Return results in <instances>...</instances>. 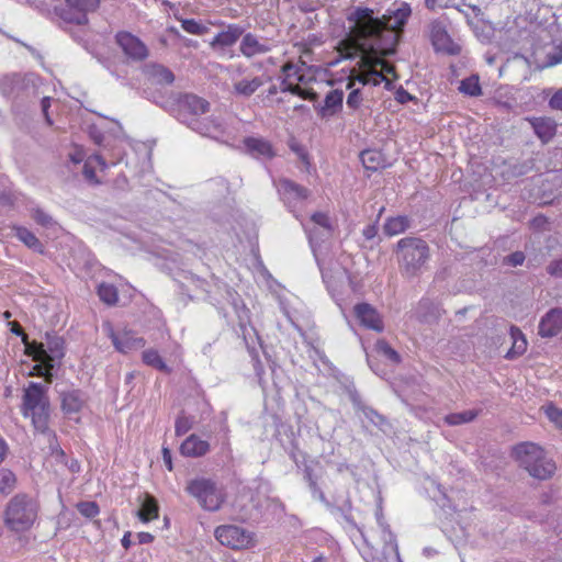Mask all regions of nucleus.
Instances as JSON below:
<instances>
[{"mask_svg": "<svg viewBox=\"0 0 562 562\" xmlns=\"http://www.w3.org/2000/svg\"><path fill=\"white\" fill-rule=\"evenodd\" d=\"M373 13L370 8L356 7L347 16L349 22L355 23L352 31L357 37V53L346 58L353 59L359 54L358 66L366 72L381 67L386 56L395 54L412 8L407 2H402L400 8L387 10L381 18Z\"/></svg>", "mask_w": 562, "mask_h": 562, "instance_id": "obj_1", "label": "nucleus"}, {"mask_svg": "<svg viewBox=\"0 0 562 562\" xmlns=\"http://www.w3.org/2000/svg\"><path fill=\"white\" fill-rule=\"evenodd\" d=\"M142 97L159 105L182 124L190 127L194 121L210 110V102L191 92H167L147 87Z\"/></svg>", "mask_w": 562, "mask_h": 562, "instance_id": "obj_2", "label": "nucleus"}, {"mask_svg": "<svg viewBox=\"0 0 562 562\" xmlns=\"http://www.w3.org/2000/svg\"><path fill=\"white\" fill-rule=\"evenodd\" d=\"M398 271L406 280L419 278L427 269L430 260V247L420 237L401 238L395 247Z\"/></svg>", "mask_w": 562, "mask_h": 562, "instance_id": "obj_3", "label": "nucleus"}, {"mask_svg": "<svg viewBox=\"0 0 562 562\" xmlns=\"http://www.w3.org/2000/svg\"><path fill=\"white\" fill-rule=\"evenodd\" d=\"M512 457L530 476L539 481L550 480L555 471V462L548 458L543 448L533 442H520L513 448Z\"/></svg>", "mask_w": 562, "mask_h": 562, "instance_id": "obj_4", "label": "nucleus"}, {"mask_svg": "<svg viewBox=\"0 0 562 562\" xmlns=\"http://www.w3.org/2000/svg\"><path fill=\"white\" fill-rule=\"evenodd\" d=\"M37 514L38 503L26 493H18L5 505L3 522L13 532H24L32 528Z\"/></svg>", "mask_w": 562, "mask_h": 562, "instance_id": "obj_5", "label": "nucleus"}, {"mask_svg": "<svg viewBox=\"0 0 562 562\" xmlns=\"http://www.w3.org/2000/svg\"><path fill=\"white\" fill-rule=\"evenodd\" d=\"M21 411L24 417H31L36 430L45 432L49 420L47 389L41 383L30 382L23 392Z\"/></svg>", "mask_w": 562, "mask_h": 562, "instance_id": "obj_6", "label": "nucleus"}, {"mask_svg": "<svg viewBox=\"0 0 562 562\" xmlns=\"http://www.w3.org/2000/svg\"><path fill=\"white\" fill-rule=\"evenodd\" d=\"M0 93L16 103H24L37 93V77L34 74H11L0 78Z\"/></svg>", "mask_w": 562, "mask_h": 562, "instance_id": "obj_7", "label": "nucleus"}, {"mask_svg": "<svg viewBox=\"0 0 562 562\" xmlns=\"http://www.w3.org/2000/svg\"><path fill=\"white\" fill-rule=\"evenodd\" d=\"M186 492L209 512H217L225 501L223 490L212 479L196 477L187 483Z\"/></svg>", "mask_w": 562, "mask_h": 562, "instance_id": "obj_8", "label": "nucleus"}, {"mask_svg": "<svg viewBox=\"0 0 562 562\" xmlns=\"http://www.w3.org/2000/svg\"><path fill=\"white\" fill-rule=\"evenodd\" d=\"M451 21L447 14L432 19L426 26L427 36L436 53L457 56L461 53V46L452 40L448 32Z\"/></svg>", "mask_w": 562, "mask_h": 562, "instance_id": "obj_9", "label": "nucleus"}, {"mask_svg": "<svg viewBox=\"0 0 562 562\" xmlns=\"http://www.w3.org/2000/svg\"><path fill=\"white\" fill-rule=\"evenodd\" d=\"M45 360L44 363H36L35 368L42 369L41 374L48 383L53 382L54 371L60 367L65 356V340L55 333L45 334Z\"/></svg>", "mask_w": 562, "mask_h": 562, "instance_id": "obj_10", "label": "nucleus"}, {"mask_svg": "<svg viewBox=\"0 0 562 562\" xmlns=\"http://www.w3.org/2000/svg\"><path fill=\"white\" fill-rule=\"evenodd\" d=\"M101 0H65V7L56 8V14L66 23L86 25L88 14L98 10Z\"/></svg>", "mask_w": 562, "mask_h": 562, "instance_id": "obj_11", "label": "nucleus"}, {"mask_svg": "<svg viewBox=\"0 0 562 562\" xmlns=\"http://www.w3.org/2000/svg\"><path fill=\"white\" fill-rule=\"evenodd\" d=\"M226 300L233 306V310L238 319V328L235 333L240 337L248 349H250L248 337L251 333L256 334L255 328L251 326L250 311L240 299L239 294L228 285H225Z\"/></svg>", "mask_w": 562, "mask_h": 562, "instance_id": "obj_12", "label": "nucleus"}, {"mask_svg": "<svg viewBox=\"0 0 562 562\" xmlns=\"http://www.w3.org/2000/svg\"><path fill=\"white\" fill-rule=\"evenodd\" d=\"M215 538L223 546L234 550L254 546V533L236 525H223L215 529Z\"/></svg>", "mask_w": 562, "mask_h": 562, "instance_id": "obj_13", "label": "nucleus"}, {"mask_svg": "<svg viewBox=\"0 0 562 562\" xmlns=\"http://www.w3.org/2000/svg\"><path fill=\"white\" fill-rule=\"evenodd\" d=\"M277 189L284 205L299 218L296 209L310 198L311 190L288 178H281Z\"/></svg>", "mask_w": 562, "mask_h": 562, "instance_id": "obj_14", "label": "nucleus"}, {"mask_svg": "<svg viewBox=\"0 0 562 562\" xmlns=\"http://www.w3.org/2000/svg\"><path fill=\"white\" fill-rule=\"evenodd\" d=\"M115 43L123 50L124 55L133 61H143L148 56L147 46L130 32H117Z\"/></svg>", "mask_w": 562, "mask_h": 562, "instance_id": "obj_15", "label": "nucleus"}, {"mask_svg": "<svg viewBox=\"0 0 562 562\" xmlns=\"http://www.w3.org/2000/svg\"><path fill=\"white\" fill-rule=\"evenodd\" d=\"M353 314L360 325L367 329L381 333L384 329L383 319L378 310L367 302L358 303L353 307Z\"/></svg>", "mask_w": 562, "mask_h": 562, "instance_id": "obj_16", "label": "nucleus"}, {"mask_svg": "<svg viewBox=\"0 0 562 562\" xmlns=\"http://www.w3.org/2000/svg\"><path fill=\"white\" fill-rule=\"evenodd\" d=\"M562 331V308L552 307L541 318L538 335L542 338L557 337Z\"/></svg>", "mask_w": 562, "mask_h": 562, "instance_id": "obj_17", "label": "nucleus"}, {"mask_svg": "<svg viewBox=\"0 0 562 562\" xmlns=\"http://www.w3.org/2000/svg\"><path fill=\"white\" fill-rule=\"evenodd\" d=\"M349 400L356 409L363 413L367 419L370 420L374 426L382 428L384 424H386V419L383 415L378 413L374 408L367 406L357 391L355 385H349L346 387Z\"/></svg>", "mask_w": 562, "mask_h": 562, "instance_id": "obj_18", "label": "nucleus"}, {"mask_svg": "<svg viewBox=\"0 0 562 562\" xmlns=\"http://www.w3.org/2000/svg\"><path fill=\"white\" fill-rule=\"evenodd\" d=\"M243 143L246 153L256 159L270 160L277 155L272 144L265 138L249 136L244 138Z\"/></svg>", "mask_w": 562, "mask_h": 562, "instance_id": "obj_19", "label": "nucleus"}, {"mask_svg": "<svg viewBox=\"0 0 562 562\" xmlns=\"http://www.w3.org/2000/svg\"><path fill=\"white\" fill-rule=\"evenodd\" d=\"M143 72L153 85L170 86L176 79L173 72L168 67L158 63L146 64L143 67Z\"/></svg>", "mask_w": 562, "mask_h": 562, "instance_id": "obj_20", "label": "nucleus"}, {"mask_svg": "<svg viewBox=\"0 0 562 562\" xmlns=\"http://www.w3.org/2000/svg\"><path fill=\"white\" fill-rule=\"evenodd\" d=\"M61 411L66 415L79 413L87 402L86 394L79 389L61 391L59 393Z\"/></svg>", "mask_w": 562, "mask_h": 562, "instance_id": "obj_21", "label": "nucleus"}, {"mask_svg": "<svg viewBox=\"0 0 562 562\" xmlns=\"http://www.w3.org/2000/svg\"><path fill=\"white\" fill-rule=\"evenodd\" d=\"M245 33V29L238 24H228L226 30L217 33L210 43L213 49H224L233 46Z\"/></svg>", "mask_w": 562, "mask_h": 562, "instance_id": "obj_22", "label": "nucleus"}, {"mask_svg": "<svg viewBox=\"0 0 562 562\" xmlns=\"http://www.w3.org/2000/svg\"><path fill=\"white\" fill-rule=\"evenodd\" d=\"M344 91L340 89L330 90L324 100L323 105H314L321 117H329L342 109Z\"/></svg>", "mask_w": 562, "mask_h": 562, "instance_id": "obj_23", "label": "nucleus"}, {"mask_svg": "<svg viewBox=\"0 0 562 562\" xmlns=\"http://www.w3.org/2000/svg\"><path fill=\"white\" fill-rule=\"evenodd\" d=\"M110 337L115 349L122 353H127L145 346L144 338L135 337L130 331L116 334L112 330Z\"/></svg>", "mask_w": 562, "mask_h": 562, "instance_id": "obj_24", "label": "nucleus"}, {"mask_svg": "<svg viewBox=\"0 0 562 562\" xmlns=\"http://www.w3.org/2000/svg\"><path fill=\"white\" fill-rule=\"evenodd\" d=\"M241 36L243 38L239 45V50L247 58H251L259 54H266L271 50L269 44L260 42L252 33H246Z\"/></svg>", "mask_w": 562, "mask_h": 562, "instance_id": "obj_25", "label": "nucleus"}, {"mask_svg": "<svg viewBox=\"0 0 562 562\" xmlns=\"http://www.w3.org/2000/svg\"><path fill=\"white\" fill-rule=\"evenodd\" d=\"M210 451V443L195 434L190 435L180 446V453L189 458H200Z\"/></svg>", "mask_w": 562, "mask_h": 562, "instance_id": "obj_26", "label": "nucleus"}, {"mask_svg": "<svg viewBox=\"0 0 562 562\" xmlns=\"http://www.w3.org/2000/svg\"><path fill=\"white\" fill-rule=\"evenodd\" d=\"M194 132H198L201 135L209 136L212 138H217L225 133V127L223 123L215 119H198L194 123L189 127Z\"/></svg>", "mask_w": 562, "mask_h": 562, "instance_id": "obj_27", "label": "nucleus"}, {"mask_svg": "<svg viewBox=\"0 0 562 562\" xmlns=\"http://www.w3.org/2000/svg\"><path fill=\"white\" fill-rule=\"evenodd\" d=\"M535 134L543 144L549 143L557 133V123L550 117L528 119Z\"/></svg>", "mask_w": 562, "mask_h": 562, "instance_id": "obj_28", "label": "nucleus"}, {"mask_svg": "<svg viewBox=\"0 0 562 562\" xmlns=\"http://www.w3.org/2000/svg\"><path fill=\"white\" fill-rule=\"evenodd\" d=\"M416 318L420 323H434L440 317L439 306L430 299H422L415 310Z\"/></svg>", "mask_w": 562, "mask_h": 562, "instance_id": "obj_29", "label": "nucleus"}, {"mask_svg": "<svg viewBox=\"0 0 562 562\" xmlns=\"http://www.w3.org/2000/svg\"><path fill=\"white\" fill-rule=\"evenodd\" d=\"M359 157L363 167L370 171L384 169L389 165L385 155L379 149H364Z\"/></svg>", "mask_w": 562, "mask_h": 562, "instance_id": "obj_30", "label": "nucleus"}, {"mask_svg": "<svg viewBox=\"0 0 562 562\" xmlns=\"http://www.w3.org/2000/svg\"><path fill=\"white\" fill-rule=\"evenodd\" d=\"M159 505L157 499L149 493H145L140 504V508L137 512V516L140 521L149 522L153 519L158 518Z\"/></svg>", "mask_w": 562, "mask_h": 562, "instance_id": "obj_31", "label": "nucleus"}, {"mask_svg": "<svg viewBox=\"0 0 562 562\" xmlns=\"http://www.w3.org/2000/svg\"><path fill=\"white\" fill-rule=\"evenodd\" d=\"M411 227V220L406 215L391 216L385 220L383 234L392 237L406 232Z\"/></svg>", "mask_w": 562, "mask_h": 562, "instance_id": "obj_32", "label": "nucleus"}, {"mask_svg": "<svg viewBox=\"0 0 562 562\" xmlns=\"http://www.w3.org/2000/svg\"><path fill=\"white\" fill-rule=\"evenodd\" d=\"M510 336L513 339V346L505 356V358L509 360L521 356L527 349V340L525 338V335L518 327H510Z\"/></svg>", "mask_w": 562, "mask_h": 562, "instance_id": "obj_33", "label": "nucleus"}, {"mask_svg": "<svg viewBox=\"0 0 562 562\" xmlns=\"http://www.w3.org/2000/svg\"><path fill=\"white\" fill-rule=\"evenodd\" d=\"M265 80L261 77H255L251 80L243 79L234 83V92L238 95L249 98L262 85Z\"/></svg>", "mask_w": 562, "mask_h": 562, "instance_id": "obj_34", "label": "nucleus"}, {"mask_svg": "<svg viewBox=\"0 0 562 562\" xmlns=\"http://www.w3.org/2000/svg\"><path fill=\"white\" fill-rule=\"evenodd\" d=\"M92 161H95L102 170L108 167V164L102 155L93 154L86 160L83 165L82 173L85 178L92 184H99L100 181L97 178L94 167L92 166Z\"/></svg>", "mask_w": 562, "mask_h": 562, "instance_id": "obj_35", "label": "nucleus"}, {"mask_svg": "<svg viewBox=\"0 0 562 562\" xmlns=\"http://www.w3.org/2000/svg\"><path fill=\"white\" fill-rule=\"evenodd\" d=\"M15 236L19 240H21L26 247L32 249L35 252L43 254L44 252V245L41 243V240L27 228L25 227H16L15 228Z\"/></svg>", "mask_w": 562, "mask_h": 562, "instance_id": "obj_36", "label": "nucleus"}, {"mask_svg": "<svg viewBox=\"0 0 562 562\" xmlns=\"http://www.w3.org/2000/svg\"><path fill=\"white\" fill-rule=\"evenodd\" d=\"M143 362L149 367H153L154 369L164 372V373H170L171 369L166 364L164 359L160 357L157 350L155 349H147L143 351L142 355Z\"/></svg>", "mask_w": 562, "mask_h": 562, "instance_id": "obj_37", "label": "nucleus"}, {"mask_svg": "<svg viewBox=\"0 0 562 562\" xmlns=\"http://www.w3.org/2000/svg\"><path fill=\"white\" fill-rule=\"evenodd\" d=\"M459 91L469 97H480L483 94L477 75H471L461 80Z\"/></svg>", "mask_w": 562, "mask_h": 562, "instance_id": "obj_38", "label": "nucleus"}, {"mask_svg": "<svg viewBox=\"0 0 562 562\" xmlns=\"http://www.w3.org/2000/svg\"><path fill=\"white\" fill-rule=\"evenodd\" d=\"M25 347V353L36 361L37 363H44L45 360V345L44 342H37L35 340L30 341L29 337H24L22 341Z\"/></svg>", "mask_w": 562, "mask_h": 562, "instance_id": "obj_39", "label": "nucleus"}, {"mask_svg": "<svg viewBox=\"0 0 562 562\" xmlns=\"http://www.w3.org/2000/svg\"><path fill=\"white\" fill-rule=\"evenodd\" d=\"M374 351L384 357L391 363L397 364L401 362L400 353L393 349L390 344L384 339H379L374 345Z\"/></svg>", "mask_w": 562, "mask_h": 562, "instance_id": "obj_40", "label": "nucleus"}, {"mask_svg": "<svg viewBox=\"0 0 562 562\" xmlns=\"http://www.w3.org/2000/svg\"><path fill=\"white\" fill-rule=\"evenodd\" d=\"M98 296L106 305H114L119 300L117 289L110 283L102 282L98 285Z\"/></svg>", "mask_w": 562, "mask_h": 562, "instance_id": "obj_41", "label": "nucleus"}, {"mask_svg": "<svg viewBox=\"0 0 562 562\" xmlns=\"http://www.w3.org/2000/svg\"><path fill=\"white\" fill-rule=\"evenodd\" d=\"M477 416V412L473 409L459 413H451L445 416V422L449 426H458L473 422Z\"/></svg>", "mask_w": 562, "mask_h": 562, "instance_id": "obj_42", "label": "nucleus"}, {"mask_svg": "<svg viewBox=\"0 0 562 562\" xmlns=\"http://www.w3.org/2000/svg\"><path fill=\"white\" fill-rule=\"evenodd\" d=\"M16 486L15 474L5 468L0 469V495H9Z\"/></svg>", "mask_w": 562, "mask_h": 562, "instance_id": "obj_43", "label": "nucleus"}, {"mask_svg": "<svg viewBox=\"0 0 562 562\" xmlns=\"http://www.w3.org/2000/svg\"><path fill=\"white\" fill-rule=\"evenodd\" d=\"M194 418L192 416H188L184 411H181L175 423V432L176 436L180 437L186 435L193 426Z\"/></svg>", "mask_w": 562, "mask_h": 562, "instance_id": "obj_44", "label": "nucleus"}, {"mask_svg": "<svg viewBox=\"0 0 562 562\" xmlns=\"http://www.w3.org/2000/svg\"><path fill=\"white\" fill-rule=\"evenodd\" d=\"M383 210H384V207L381 209L380 214L378 215L375 222L367 225L362 231V235H363L364 239L371 243V246H370L371 248L373 246L379 245L382 241V238L378 234L379 233L378 222H379L381 212Z\"/></svg>", "mask_w": 562, "mask_h": 562, "instance_id": "obj_45", "label": "nucleus"}, {"mask_svg": "<svg viewBox=\"0 0 562 562\" xmlns=\"http://www.w3.org/2000/svg\"><path fill=\"white\" fill-rule=\"evenodd\" d=\"M181 26L186 32L193 34V35H203V34L207 33L210 30L205 24H203L194 19L182 20Z\"/></svg>", "mask_w": 562, "mask_h": 562, "instance_id": "obj_46", "label": "nucleus"}, {"mask_svg": "<svg viewBox=\"0 0 562 562\" xmlns=\"http://www.w3.org/2000/svg\"><path fill=\"white\" fill-rule=\"evenodd\" d=\"M77 509L86 518H94L100 512L99 505L94 501L79 502Z\"/></svg>", "mask_w": 562, "mask_h": 562, "instance_id": "obj_47", "label": "nucleus"}, {"mask_svg": "<svg viewBox=\"0 0 562 562\" xmlns=\"http://www.w3.org/2000/svg\"><path fill=\"white\" fill-rule=\"evenodd\" d=\"M286 451L290 459L295 463L296 468L301 469L302 464L306 461L307 454L299 448L295 440L291 441L290 448L286 449Z\"/></svg>", "mask_w": 562, "mask_h": 562, "instance_id": "obj_48", "label": "nucleus"}, {"mask_svg": "<svg viewBox=\"0 0 562 562\" xmlns=\"http://www.w3.org/2000/svg\"><path fill=\"white\" fill-rule=\"evenodd\" d=\"M311 220L314 224L325 228L329 234L333 231V225L329 216L324 212H315L312 214Z\"/></svg>", "mask_w": 562, "mask_h": 562, "instance_id": "obj_49", "label": "nucleus"}, {"mask_svg": "<svg viewBox=\"0 0 562 562\" xmlns=\"http://www.w3.org/2000/svg\"><path fill=\"white\" fill-rule=\"evenodd\" d=\"M308 485V488L312 493V496L314 498H317L319 502H322L323 504H325L327 507H331V504L328 502L325 493L323 492V490L321 488V486L318 485V481H311L307 483Z\"/></svg>", "mask_w": 562, "mask_h": 562, "instance_id": "obj_50", "label": "nucleus"}, {"mask_svg": "<svg viewBox=\"0 0 562 562\" xmlns=\"http://www.w3.org/2000/svg\"><path fill=\"white\" fill-rule=\"evenodd\" d=\"M526 256L522 251L517 250L504 257L503 263L510 267H518L525 262Z\"/></svg>", "mask_w": 562, "mask_h": 562, "instance_id": "obj_51", "label": "nucleus"}, {"mask_svg": "<svg viewBox=\"0 0 562 562\" xmlns=\"http://www.w3.org/2000/svg\"><path fill=\"white\" fill-rule=\"evenodd\" d=\"M88 134H89V137L90 139L98 146H104L106 147L108 144H104L105 142V136L103 134V132L94 124L90 125L88 127Z\"/></svg>", "mask_w": 562, "mask_h": 562, "instance_id": "obj_52", "label": "nucleus"}, {"mask_svg": "<svg viewBox=\"0 0 562 562\" xmlns=\"http://www.w3.org/2000/svg\"><path fill=\"white\" fill-rule=\"evenodd\" d=\"M546 271L553 278H562V256L549 262Z\"/></svg>", "mask_w": 562, "mask_h": 562, "instance_id": "obj_53", "label": "nucleus"}, {"mask_svg": "<svg viewBox=\"0 0 562 562\" xmlns=\"http://www.w3.org/2000/svg\"><path fill=\"white\" fill-rule=\"evenodd\" d=\"M33 220L44 227H48L53 224L52 216L41 209H36L33 211Z\"/></svg>", "mask_w": 562, "mask_h": 562, "instance_id": "obj_54", "label": "nucleus"}, {"mask_svg": "<svg viewBox=\"0 0 562 562\" xmlns=\"http://www.w3.org/2000/svg\"><path fill=\"white\" fill-rule=\"evenodd\" d=\"M362 102V92L360 89H351V92L348 94L347 98V105L352 109L357 110Z\"/></svg>", "mask_w": 562, "mask_h": 562, "instance_id": "obj_55", "label": "nucleus"}, {"mask_svg": "<svg viewBox=\"0 0 562 562\" xmlns=\"http://www.w3.org/2000/svg\"><path fill=\"white\" fill-rule=\"evenodd\" d=\"M293 95H297L303 100H308L312 102H316L318 99V94L315 90L312 88H302L296 85V93H293Z\"/></svg>", "mask_w": 562, "mask_h": 562, "instance_id": "obj_56", "label": "nucleus"}, {"mask_svg": "<svg viewBox=\"0 0 562 562\" xmlns=\"http://www.w3.org/2000/svg\"><path fill=\"white\" fill-rule=\"evenodd\" d=\"M302 471V474H303V480L308 483L311 481H318L319 480V475H317L315 472H314V469L311 464H308L306 461L302 464V468L300 469Z\"/></svg>", "mask_w": 562, "mask_h": 562, "instance_id": "obj_57", "label": "nucleus"}, {"mask_svg": "<svg viewBox=\"0 0 562 562\" xmlns=\"http://www.w3.org/2000/svg\"><path fill=\"white\" fill-rule=\"evenodd\" d=\"M546 413L551 422H554L555 424L562 427V409L553 405H550L546 409Z\"/></svg>", "mask_w": 562, "mask_h": 562, "instance_id": "obj_58", "label": "nucleus"}, {"mask_svg": "<svg viewBox=\"0 0 562 562\" xmlns=\"http://www.w3.org/2000/svg\"><path fill=\"white\" fill-rule=\"evenodd\" d=\"M395 100L401 104H406L412 100H415V97L412 95L407 90H405L403 87H400L395 91Z\"/></svg>", "mask_w": 562, "mask_h": 562, "instance_id": "obj_59", "label": "nucleus"}, {"mask_svg": "<svg viewBox=\"0 0 562 562\" xmlns=\"http://www.w3.org/2000/svg\"><path fill=\"white\" fill-rule=\"evenodd\" d=\"M562 61V47L555 48L554 52L547 55L546 66H555Z\"/></svg>", "mask_w": 562, "mask_h": 562, "instance_id": "obj_60", "label": "nucleus"}, {"mask_svg": "<svg viewBox=\"0 0 562 562\" xmlns=\"http://www.w3.org/2000/svg\"><path fill=\"white\" fill-rule=\"evenodd\" d=\"M549 105L553 110L562 111V88L559 89L549 100Z\"/></svg>", "mask_w": 562, "mask_h": 562, "instance_id": "obj_61", "label": "nucleus"}, {"mask_svg": "<svg viewBox=\"0 0 562 562\" xmlns=\"http://www.w3.org/2000/svg\"><path fill=\"white\" fill-rule=\"evenodd\" d=\"M351 501L347 498L341 506L335 507V509L339 512L347 521H350L349 517L351 513ZM330 508H334V506L331 505Z\"/></svg>", "mask_w": 562, "mask_h": 562, "instance_id": "obj_62", "label": "nucleus"}, {"mask_svg": "<svg viewBox=\"0 0 562 562\" xmlns=\"http://www.w3.org/2000/svg\"><path fill=\"white\" fill-rule=\"evenodd\" d=\"M533 164L531 160L525 161L524 164L514 166L513 172L516 176H522L529 172L532 168Z\"/></svg>", "mask_w": 562, "mask_h": 562, "instance_id": "obj_63", "label": "nucleus"}, {"mask_svg": "<svg viewBox=\"0 0 562 562\" xmlns=\"http://www.w3.org/2000/svg\"><path fill=\"white\" fill-rule=\"evenodd\" d=\"M299 68L295 66V64L291 60L286 61L281 67V72L284 75V77L289 78L293 74H296Z\"/></svg>", "mask_w": 562, "mask_h": 562, "instance_id": "obj_64", "label": "nucleus"}]
</instances>
